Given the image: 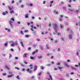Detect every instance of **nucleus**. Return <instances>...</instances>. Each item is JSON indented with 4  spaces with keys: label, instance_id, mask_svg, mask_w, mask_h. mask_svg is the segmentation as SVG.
I'll return each instance as SVG.
<instances>
[{
    "label": "nucleus",
    "instance_id": "33",
    "mask_svg": "<svg viewBox=\"0 0 80 80\" xmlns=\"http://www.w3.org/2000/svg\"><path fill=\"white\" fill-rule=\"evenodd\" d=\"M14 12L12 10L10 12V13H13Z\"/></svg>",
    "mask_w": 80,
    "mask_h": 80
},
{
    "label": "nucleus",
    "instance_id": "55",
    "mask_svg": "<svg viewBox=\"0 0 80 80\" xmlns=\"http://www.w3.org/2000/svg\"><path fill=\"white\" fill-rule=\"evenodd\" d=\"M60 48H58V52H59L60 50Z\"/></svg>",
    "mask_w": 80,
    "mask_h": 80
},
{
    "label": "nucleus",
    "instance_id": "10",
    "mask_svg": "<svg viewBox=\"0 0 80 80\" xmlns=\"http://www.w3.org/2000/svg\"><path fill=\"white\" fill-rule=\"evenodd\" d=\"M64 66H66L67 67H69V66H68V64H67V63H64Z\"/></svg>",
    "mask_w": 80,
    "mask_h": 80
},
{
    "label": "nucleus",
    "instance_id": "22",
    "mask_svg": "<svg viewBox=\"0 0 80 80\" xmlns=\"http://www.w3.org/2000/svg\"><path fill=\"white\" fill-rule=\"evenodd\" d=\"M2 14L3 15H6V13L4 12H3Z\"/></svg>",
    "mask_w": 80,
    "mask_h": 80
},
{
    "label": "nucleus",
    "instance_id": "64",
    "mask_svg": "<svg viewBox=\"0 0 80 80\" xmlns=\"http://www.w3.org/2000/svg\"><path fill=\"white\" fill-rule=\"evenodd\" d=\"M78 66L80 67V63L78 62Z\"/></svg>",
    "mask_w": 80,
    "mask_h": 80
},
{
    "label": "nucleus",
    "instance_id": "47",
    "mask_svg": "<svg viewBox=\"0 0 80 80\" xmlns=\"http://www.w3.org/2000/svg\"><path fill=\"white\" fill-rule=\"evenodd\" d=\"M29 6H30L31 7H32V6H33V4L32 3L30 4Z\"/></svg>",
    "mask_w": 80,
    "mask_h": 80
},
{
    "label": "nucleus",
    "instance_id": "6",
    "mask_svg": "<svg viewBox=\"0 0 80 80\" xmlns=\"http://www.w3.org/2000/svg\"><path fill=\"white\" fill-rule=\"evenodd\" d=\"M9 23L10 24L11 27L12 28H13V22H12L11 21H9Z\"/></svg>",
    "mask_w": 80,
    "mask_h": 80
},
{
    "label": "nucleus",
    "instance_id": "30",
    "mask_svg": "<svg viewBox=\"0 0 80 80\" xmlns=\"http://www.w3.org/2000/svg\"><path fill=\"white\" fill-rule=\"evenodd\" d=\"M40 48L41 50H43V46H42L40 47Z\"/></svg>",
    "mask_w": 80,
    "mask_h": 80
},
{
    "label": "nucleus",
    "instance_id": "29",
    "mask_svg": "<svg viewBox=\"0 0 80 80\" xmlns=\"http://www.w3.org/2000/svg\"><path fill=\"white\" fill-rule=\"evenodd\" d=\"M35 53H36V52L34 51L32 53V55H35Z\"/></svg>",
    "mask_w": 80,
    "mask_h": 80
},
{
    "label": "nucleus",
    "instance_id": "18",
    "mask_svg": "<svg viewBox=\"0 0 80 80\" xmlns=\"http://www.w3.org/2000/svg\"><path fill=\"white\" fill-rule=\"evenodd\" d=\"M8 7L9 10H12V8L10 6H8Z\"/></svg>",
    "mask_w": 80,
    "mask_h": 80
},
{
    "label": "nucleus",
    "instance_id": "24",
    "mask_svg": "<svg viewBox=\"0 0 80 80\" xmlns=\"http://www.w3.org/2000/svg\"><path fill=\"white\" fill-rule=\"evenodd\" d=\"M23 32L24 33H26L27 32H28V30H25L23 31Z\"/></svg>",
    "mask_w": 80,
    "mask_h": 80
},
{
    "label": "nucleus",
    "instance_id": "21",
    "mask_svg": "<svg viewBox=\"0 0 80 80\" xmlns=\"http://www.w3.org/2000/svg\"><path fill=\"white\" fill-rule=\"evenodd\" d=\"M41 70H43V69H44V67H43V66H41Z\"/></svg>",
    "mask_w": 80,
    "mask_h": 80
},
{
    "label": "nucleus",
    "instance_id": "14",
    "mask_svg": "<svg viewBox=\"0 0 80 80\" xmlns=\"http://www.w3.org/2000/svg\"><path fill=\"white\" fill-rule=\"evenodd\" d=\"M32 66H33V65H32V64H30V65H29V67H31L30 68V69H31V70H32V68H33V67H32Z\"/></svg>",
    "mask_w": 80,
    "mask_h": 80
},
{
    "label": "nucleus",
    "instance_id": "45",
    "mask_svg": "<svg viewBox=\"0 0 80 80\" xmlns=\"http://www.w3.org/2000/svg\"><path fill=\"white\" fill-rule=\"evenodd\" d=\"M22 2V0H20L18 2V3H20Z\"/></svg>",
    "mask_w": 80,
    "mask_h": 80
},
{
    "label": "nucleus",
    "instance_id": "25",
    "mask_svg": "<svg viewBox=\"0 0 80 80\" xmlns=\"http://www.w3.org/2000/svg\"><path fill=\"white\" fill-rule=\"evenodd\" d=\"M71 68H72V69H73V70H77V69L74 68V67H71Z\"/></svg>",
    "mask_w": 80,
    "mask_h": 80
},
{
    "label": "nucleus",
    "instance_id": "27",
    "mask_svg": "<svg viewBox=\"0 0 80 80\" xmlns=\"http://www.w3.org/2000/svg\"><path fill=\"white\" fill-rule=\"evenodd\" d=\"M25 37L26 38H28V37H29V36L28 35H26Z\"/></svg>",
    "mask_w": 80,
    "mask_h": 80
},
{
    "label": "nucleus",
    "instance_id": "28",
    "mask_svg": "<svg viewBox=\"0 0 80 80\" xmlns=\"http://www.w3.org/2000/svg\"><path fill=\"white\" fill-rule=\"evenodd\" d=\"M49 77L50 80H52V76H51V75H49Z\"/></svg>",
    "mask_w": 80,
    "mask_h": 80
},
{
    "label": "nucleus",
    "instance_id": "2",
    "mask_svg": "<svg viewBox=\"0 0 80 80\" xmlns=\"http://www.w3.org/2000/svg\"><path fill=\"white\" fill-rule=\"evenodd\" d=\"M58 28V25L56 23H55L53 26V28L54 30H56V28Z\"/></svg>",
    "mask_w": 80,
    "mask_h": 80
},
{
    "label": "nucleus",
    "instance_id": "31",
    "mask_svg": "<svg viewBox=\"0 0 80 80\" xmlns=\"http://www.w3.org/2000/svg\"><path fill=\"white\" fill-rule=\"evenodd\" d=\"M41 74H42V72H39L38 73V75H39V76H40L41 75Z\"/></svg>",
    "mask_w": 80,
    "mask_h": 80
},
{
    "label": "nucleus",
    "instance_id": "50",
    "mask_svg": "<svg viewBox=\"0 0 80 80\" xmlns=\"http://www.w3.org/2000/svg\"><path fill=\"white\" fill-rule=\"evenodd\" d=\"M38 49H37L35 51V52H36V53H37L38 52Z\"/></svg>",
    "mask_w": 80,
    "mask_h": 80
},
{
    "label": "nucleus",
    "instance_id": "9",
    "mask_svg": "<svg viewBox=\"0 0 80 80\" xmlns=\"http://www.w3.org/2000/svg\"><path fill=\"white\" fill-rule=\"evenodd\" d=\"M5 30H7V31L8 32H11V31H10V29H8L7 28H6L5 29Z\"/></svg>",
    "mask_w": 80,
    "mask_h": 80
},
{
    "label": "nucleus",
    "instance_id": "49",
    "mask_svg": "<svg viewBox=\"0 0 80 80\" xmlns=\"http://www.w3.org/2000/svg\"><path fill=\"white\" fill-rule=\"evenodd\" d=\"M11 20H12V21H14V20H15L13 18H12L11 19Z\"/></svg>",
    "mask_w": 80,
    "mask_h": 80
},
{
    "label": "nucleus",
    "instance_id": "48",
    "mask_svg": "<svg viewBox=\"0 0 80 80\" xmlns=\"http://www.w3.org/2000/svg\"><path fill=\"white\" fill-rule=\"evenodd\" d=\"M51 23L49 24V25H48L49 27H51Z\"/></svg>",
    "mask_w": 80,
    "mask_h": 80
},
{
    "label": "nucleus",
    "instance_id": "38",
    "mask_svg": "<svg viewBox=\"0 0 80 80\" xmlns=\"http://www.w3.org/2000/svg\"><path fill=\"white\" fill-rule=\"evenodd\" d=\"M50 3L51 4H52V3H53V1H51L50 2Z\"/></svg>",
    "mask_w": 80,
    "mask_h": 80
},
{
    "label": "nucleus",
    "instance_id": "52",
    "mask_svg": "<svg viewBox=\"0 0 80 80\" xmlns=\"http://www.w3.org/2000/svg\"><path fill=\"white\" fill-rule=\"evenodd\" d=\"M50 54H48L46 56H48V57L50 56Z\"/></svg>",
    "mask_w": 80,
    "mask_h": 80
},
{
    "label": "nucleus",
    "instance_id": "51",
    "mask_svg": "<svg viewBox=\"0 0 80 80\" xmlns=\"http://www.w3.org/2000/svg\"><path fill=\"white\" fill-rule=\"evenodd\" d=\"M15 45H18V43H17V42H16L14 43Z\"/></svg>",
    "mask_w": 80,
    "mask_h": 80
},
{
    "label": "nucleus",
    "instance_id": "19",
    "mask_svg": "<svg viewBox=\"0 0 80 80\" xmlns=\"http://www.w3.org/2000/svg\"><path fill=\"white\" fill-rule=\"evenodd\" d=\"M46 47L47 49H49L50 48H49L48 46V44H46Z\"/></svg>",
    "mask_w": 80,
    "mask_h": 80
},
{
    "label": "nucleus",
    "instance_id": "59",
    "mask_svg": "<svg viewBox=\"0 0 80 80\" xmlns=\"http://www.w3.org/2000/svg\"><path fill=\"white\" fill-rule=\"evenodd\" d=\"M66 75L67 76V77H69V74L68 73L66 74Z\"/></svg>",
    "mask_w": 80,
    "mask_h": 80
},
{
    "label": "nucleus",
    "instance_id": "8",
    "mask_svg": "<svg viewBox=\"0 0 80 80\" xmlns=\"http://www.w3.org/2000/svg\"><path fill=\"white\" fill-rule=\"evenodd\" d=\"M27 55H28V54L27 53H25L23 56V57L24 58H27Z\"/></svg>",
    "mask_w": 80,
    "mask_h": 80
},
{
    "label": "nucleus",
    "instance_id": "44",
    "mask_svg": "<svg viewBox=\"0 0 80 80\" xmlns=\"http://www.w3.org/2000/svg\"><path fill=\"white\" fill-rule=\"evenodd\" d=\"M47 66L48 67H50V64H47Z\"/></svg>",
    "mask_w": 80,
    "mask_h": 80
},
{
    "label": "nucleus",
    "instance_id": "53",
    "mask_svg": "<svg viewBox=\"0 0 80 80\" xmlns=\"http://www.w3.org/2000/svg\"><path fill=\"white\" fill-rule=\"evenodd\" d=\"M15 68H16V69H17V70H20V69H19V68H18L15 67Z\"/></svg>",
    "mask_w": 80,
    "mask_h": 80
},
{
    "label": "nucleus",
    "instance_id": "60",
    "mask_svg": "<svg viewBox=\"0 0 80 80\" xmlns=\"http://www.w3.org/2000/svg\"><path fill=\"white\" fill-rule=\"evenodd\" d=\"M23 5H21V8H23Z\"/></svg>",
    "mask_w": 80,
    "mask_h": 80
},
{
    "label": "nucleus",
    "instance_id": "35",
    "mask_svg": "<svg viewBox=\"0 0 80 80\" xmlns=\"http://www.w3.org/2000/svg\"><path fill=\"white\" fill-rule=\"evenodd\" d=\"M15 3V1L13 0H12L11 2V3Z\"/></svg>",
    "mask_w": 80,
    "mask_h": 80
},
{
    "label": "nucleus",
    "instance_id": "23",
    "mask_svg": "<svg viewBox=\"0 0 80 80\" xmlns=\"http://www.w3.org/2000/svg\"><path fill=\"white\" fill-rule=\"evenodd\" d=\"M28 14H26V15L25 16V17L26 18H28Z\"/></svg>",
    "mask_w": 80,
    "mask_h": 80
},
{
    "label": "nucleus",
    "instance_id": "46",
    "mask_svg": "<svg viewBox=\"0 0 80 80\" xmlns=\"http://www.w3.org/2000/svg\"><path fill=\"white\" fill-rule=\"evenodd\" d=\"M31 49V48H28V50H30Z\"/></svg>",
    "mask_w": 80,
    "mask_h": 80
},
{
    "label": "nucleus",
    "instance_id": "57",
    "mask_svg": "<svg viewBox=\"0 0 80 80\" xmlns=\"http://www.w3.org/2000/svg\"><path fill=\"white\" fill-rule=\"evenodd\" d=\"M75 67H78V65L76 64L75 65Z\"/></svg>",
    "mask_w": 80,
    "mask_h": 80
},
{
    "label": "nucleus",
    "instance_id": "32",
    "mask_svg": "<svg viewBox=\"0 0 80 80\" xmlns=\"http://www.w3.org/2000/svg\"><path fill=\"white\" fill-rule=\"evenodd\" d=\"M57 65H60V63L59 62H58V63H56Z\"/></svg>",
    "mask_w": 80,
    "mask_h": 80
},
{
    "label": "nucleus",
    "instance_id": "41",
    "mask_svg": "<svg viewBox=\"0 0 80 80\" xmlns=\"http://www.w3.org/2000/svg\"><path fill=\"white\" fill-rule=\"evenodd\" d=\"M31 78V79H33V78H34V76H32Z\"/></svg>",
    "mask_w": 80,
    "mask_h": 80
},
{
    "label": "nucleus",
    "instance_id": "56",
    "mask_svg": "<svg viewBox=\"0 0 80 80\" xmlns=\"http://www.w3.org/2000/svg\"><path fill=\"white\" fill-rule=\"evenodd\" d=\"M53 57L52 56L51 57H50V58H51V59H53Z\"/></svg>",
    "mask_w": 80,
    "mask_h": 80
},
{
    "label": "nucleus",
    "instance_id": "11",
    "mask_svg": "<svg viewBox=\"0 0 80 80\" xmlns=\"http://www.w3.org/2000/svg\"><path fill=\"white\" fill-rule=\"evenodd\" d=\"M5 68H6V69H7V70H10V68L8 67V66H6Z\"/></svg>",
    "mask_w": 80,
    "mask_h": 80
},
{
    "label": "nucleus",
    "instance_id": "7",
    "mask_svg": "<svg viewBox=\"0 0 80 80\" xmlns=\"http://www.w3.org/2000/svg\"><path fill=\"white\" fill-rule=\"evenodd\" d=\"M38 59H42L43 58V56H38Z\"/></svg>",
    "mask_w": 80,
    "mask_h": 80
},
{
    "label": "nucleus",
    "instance_id": "4",
    "mask_svg": "<svg viewBox=\"0 0 80 80\" xmlns=\"http://www.w3.org/2000/svg\"><path fill=\"white\" fill-rule=\"evenodd\" d=\"M26 71L27 72H29V73H32V70H30L28 68L26 70Z\"/></svg>",
    "mask_w": 80,
    "mask_h": 80
},
{
    "label": "nucleus",
    "instance_id": "36",
    "mask_svg": "<svg viewBox=\"0 0 80 80\" xmlns=\"http://www.w3.org/2000/svg\"><path fill=\"white\" fill-rule=\"evenodd\" d=\"M76 13H78V10H76Z\"/></svg>",
    "mask_w": 80,
    "mask_h": 80
},
{
    "label": "nucleus",
    "instance_id": "13",
    "mask_svg": "<svg viewBox=\"0 0 80 80\" xmlns=\"http://www.w3.org/2000/svg\"><path fill=\"white\" fill-rule=\"evenodd\" d=\"M20 44H21V45L22 47H24V46L23 45V42H20Z\"/></svg>",
    "mask_w": 80,
    "mask_h": 80
},
{
    "label": "nucleus",
    "instance_id": "1",
    "mask_svg": "<svg viewBox=\"0 0 80 80\" xmlns=\"http://www.w3.org/2000/svg\"><path fill=\"white\" fill-rule=\"evenodd\" d=\"M8 73L9 74H11V75H8L7 76L8 78H11L13 76V74L11 71H9Z\"/></svg>",
    "mask_w": 80,
    "mask_h": 80
},
{
    "label": "nucleus",
    "instance_id": "26",
    "mask_svg": "<svg viewBox=\"0 0 80 80\" xmlns=\"http://www.w3.org/2000/svg\"><path fill=\"white\" fill-rule=\"evenodd\" d=\"M21 34H22V35H24V33H23V31H21Z\"/></svg>",
    "mask_w": 80,
    "mask_h": 80
},
{
    "label": "nucleus",
    "instance_id": "12",
    "mask_svg": "<svg viewBox=\"0 0 80 80\" xmlns=\"http://www.w3.org/2000/svg\"><path fill=\"white\" fill-rule=\"evenodd\" d=\"M4 45L5 46V47L7 46V45H8V42H7L6 43H5Z\"/></svg>",
    "mask_w": 80,
    "mask_h": 80
},
{
    "label": "nucleus",
    "instance_id": "63",
    "mask_svg": "<svg viewBox=\"0 0 80 80\" xmlns=\"http://www.w3.org/2000/svg\"><path fill=\"white\" fill-rule=\"evenodd\" d=\"M60 17L62 18V17H63V16L62 15H60Z\"/></svg>",
    "mask_w": 80,
    "mask_h": 80
},
{
    "label": "nucleus",
    "instance_id": "20",
    "mask_svg": "<svg viewBox=\"0 0 80 80\" xmlns=\"http://www.w3.org/2000/svg\"><path fill=\"white\" fill-rule=\"evenodd\" d=\"M60 27L61 28H63V26L61 24H60Z\"/></svg>",
    "mask_w": 80,
    "mask_h": 80
},
{
    "label": "nucleus",
    "instance_id": "16",
    "mask_svg": "<svg viewBox=\"0 0 80 80\" xmlns=\"http://www.w3.org/2000/svg\"><path fill=\"white\" fill-rule=\"evenodd\" d=\"M58 68L59 70H61V69H62L63 68V67H62V66H61V67H58Z\"/></svg>",
    "mask_w": 80,
    "mask_h": 80
},
{
    "label": "nucleus",
    "instance_id": "15",
    "mask_svg": "<svg viewBox=\"0 0 80 80\" xmlns=\"http://www.w3.org/2000/svg\"><path fill=\"white\" fill-rule=\"evenodd\" d=\"M15 43L14 42H12V44L11 45V46L12 47H14V46H15Z\"/></svg>",
    "mask_w": 80,
    "mask_h": 80
},
{
    "label": "nucleus",
    "instance_id": "39",
    "mask_svg": "<svg viewBox=\"0 0 80 80\" xmlns=\"http://www.w3.org/2000/svg\"><path fill=\"white\" fill-rule=\"evenodd\" d=\"M17 78V79H19V76H17V77H16Z\"/></svg>",
    "mask_w": 80,
    "mask_h": 80
},
{
    "label": "nucleus",
    "instance_id": "37",
    "mask_svg": "<svg viewBox=\"0 0 80 80\" xmlns=\"http://www.w3.org/2000/svg\"><path fill=\"white\" fill-rule=\"evenodd\" d=\"M76 54L77 55H78V52H77V53H76Z\"/></svg>",
    "mask_w": 80,
    "mask_h": 80
},
{
    "label": "nucleus",
    "instance_id": "5",
    "mask_svg": "<svg viewBox=\"0 0 80 80\" xmlns=\"http://www.w3.org/2000/svg\"><path fill=\"white\" fill-rule=\"evenodd\" d=\"M38 66L37 65H35L34 66V68L33 69V71H36V70H37Z\"/></svg>",
    "mask_w": 80,
    "mask_h": 80
},
{
    "label": "nucleus",
    "instance_id": "58",
    "mask_svg": "<svg viewBox=\"0 0 80 80\" xmlns=\"http://www.w3.org/2000/svg\"><path fill=\"white\" fill-rule=\"evenodd\" d=\"M70 60H69V59H68V60H67V62H70Z\"/></svg>",
    "mask_w": 80,
    "mask_h": 80
},
{
    "label": "nucleus",
    "instance_id": "62",
    "mask_svg": "<svg viewBox=\"0 0 80 80\" xmlns=\"http://www.w3.org/2000/svg\"><path fill=\"white\" fill-rule=\"evenodd\" d=\"M43 4H45V1H44L43 2Z\"/></svg>",
    "mask_w": 80,
    "mask_h": 80
},
{
    "label": "nucleus",
    "instance_id": "54",
    "mask_svg": "<svg viewBox=\"0 0 80 80\" xmlns=\"http://www.w3.org/2000/svg\"><path fill=\"white\" fill-rule=\"evenodd\" d=\"M15 59L17 60V59H18V57H15Z\"/></svg>",
    "mask_w": 80,
    "mask_h": 80
},
{
    "label": "nucleus",
    "instance_id": "61",
    "mask_svg": "<svg viewBox=\"0 0 80 80\" xmlns=\"http://www.w3.org/2000/svg\"><path fill=\"white\" fill-rule=\"evenodd\" d=\"M73 74H74V72H71V75H73Z\"/></svg>",
    "mask_w": 80,
    "mask_h": 80
},
{
    "label": "nucleus",
    "instance_id": "34",
    "mask_svg": "<svg viewBox=\"0 0 80 80\" xmlns=\"http://www.w3.org/2000/svg\"><path fill=\"white\" fill-rule=\"evenodd\" d=\"M7 75V73H2V75H3V76H5V75Z\"/></svg>",
    "mask_w": 80,
    "mask_h": 80
},
{
    "label": "nucleus",
    "instance_id": "40",
    "mask_svg": "<svg viewBox=\"0 0 80 80\" xmlns=\"http://www.w3.org/2000/svg\"><path fill=\"white\" fill-rule=\"evenodd\" d=\"M12 57V55H11V54H9V58H11Z\"/></svg>",
    "mask_w": 80,
    "mask_h": 80
},
{
    "label": "nucleus",
    "instance_id": "3",
    "mask_svg": "<svg viewBox=\"0 0 80 80\" xmlns=\"http://www.w3.org/2000/svg\"><path fill=\"white\" fill-rule=\"evenodd\" d=\"M70 33V39H72L73 38V32L71 30Z\"/></svg>",
    "mask_w": 80,
    "mask_h": 80
},
{
    "label": "nucleus",
    "instance_id": "43",
    "mask_svg": "<svg viewBox=\"0 0 80 80\" xmlns=\"http://www.w3.org/2000/svg\"><path fill=\"white\" fill-rule=\"evenodd\" d=\"M61 39L63 41V40H64V39H65L64 38H61Z\"/></svg>",
    "mask_w": 80,
    "mask_h": 80
},
{
    "label": "nucleus",
    "instance_id": "42",
    "mask_svg": "<svg viewBox=\"0 0 80 80\" xmlns=\"http://www.w3.org/2000/svg\"><path fill=\"white\" fill-rule=\"evenodd\" d=\"M24 63L25 64H27V63H28V62H26L25 61H24Z\"/></svg>",
    "mask_w": 80,
    "mask_h": 80
},
{
    "label": "nucleus",
    "instance_id": "17",
    "mask_svg": "<svg viewBox=\"0 0 80 80\" xmlns=\"http://www.w3.org/2000/svg\"><path fill=\"white\" fill-rule=\"evenodd\" d=\"M30 58L31 60H34V59H35V58L33 57H32L31 56L30 57Z\"/></svg>",
    "mask_w": 80,
    "mask_h": 80
}]
</instances>
